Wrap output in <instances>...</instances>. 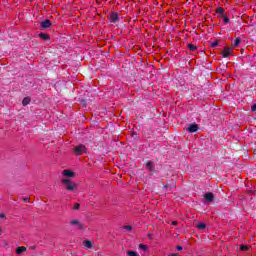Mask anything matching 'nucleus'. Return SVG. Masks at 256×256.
I'll return each mask as SVG.
<instances>
[{
    "mask_svg": "<svg viewBox=\"0 0 256 256\" xmlns=\"http://www.w3.org/2000/svg\"><path fill=\"white\" fill-rule=\"evenodd\" d=\"M187 131H189V133H197V131H199V126L195 123L190 124L187 128Z\"/></svg>",
    "mask_w": 256,
    "mask_h": 256,
    "instance_id": "5",
    "label": "nucleus"
},
{
    "mask_svg": "<svg viewBox=\"0 0 256 256\" xmlns=\"http://www.w3.org/2000/svg\"><path fill=\"white\" fill-rule=\"evenodd\" d=\"M51 25H53V23H51V20L46 19V20L40 22V29H42V30L49 29V27H51Z\"/></svg>",
    "mask_w": 256,
    "mask_h": 256,
    "instance_id": "4",
    "label": "nucleus"
},
{
    "mask_svg": "<svg viewBox=\"0 0 256 256\" xmlns=\"http://www.w3.org/2000/svg\"><path fill=\"white\" fill-rule=\"evenodd\" d=\"M127 255L128 256H139V254H137V252H135V251H127Z\"/></svg>",
    "mask_w": 256,
    "mask_h": 256,
    "instance_id": "21",
    "label": "nucleus"
},
{
    "mask_svg": "<svg viewBox=\"0 0 256 256\" xmlns=\"http://www.w3.org/2000/svg\"><path fill=\"white\" fill-rule=\"evenodd\" d=\"M216 13L218 15V19H221L222 17H225V9H223V7H218L216 9Z\"/></svg>",
    "mask_w": 256,
    "mask_h": 256,
    "instance_id": "8",
    "label": "nucleus"
},
{
    "mask_svg": "<svg viewBox=\"0 0 256 256\" xmlns=\"http://www.w3.org/2000/svg\"><path fill=\"white\" fill-rule=\"evenodd\" d=\"M197 228L200 229V231H203V229H207V225L203 223H199L197 224Z\"/></svg>",
    "mask_w": 256,
    "mask_h": 256,
    "instance_id": "18",
    "label": "nucleus"
},
{
    "mask_svg": "<svg viewBox=\"0 0 256 256\" xmlns=\"http://www.w3.org/2000/svg\"><path fill=\"white\" fill-rule=\"evenodd\" d=\"M172 225H177V221H173V222H172Z\"/></svg>",
    "mask_w": 256,
    "mask_h": 256,
    "instance_id": "30",
    "label": "nucleus"
},
{
    "mask_svg": "<svg viewBox=\"0 0 256 256\" xmlns=\"http://www.w3.org/2000/svg\"><path fill=\"white\" fill-rule=\"evenodd\" d=\"M240 251H249V246L245 244L240 245Z\"/></svg>",
    "mask_w": 256,
    "mask_h": 256,
    "instance_id": "19",
    "label": "nucleus"
},
{
    "mask_svg": "<svg viewBox=\"0 0 256 256\" xmlns=\"http://www.w3.org/2000/svg\"><path fill=\"white\" fill-rule=\"evenodd\" d=\"M217 45H219V40L212 42L211 47H217Z\"/></svg>",
    "mask_w": 256,
    "mask_h": 256,
    "instance_id": "25",
    "label": "nucleus"
},
{
    "mask_svg": "<svg viewBox=\"0 0 256 256\" xmlns=\"http://www.w3.org/2000/svg\"><path fill=\"white\" fill-rule=\"evenodd\" d=\"M164 188H165V189H168V188H169V185H164Z\"/></svg>",
    "mask_w": 256,
    "mask_h": 256,
    "instance_id": "31",
    "label": "nucleus"
},
{
    "mask_svg": "<svg viewBox=\"0 0 256 256\" xmlns=\"http://www.w3.org/2000/svg\"><path fill=\"white\" fill-rule=\"evenodd\" d=\"M109 20H110V23H117V21H119V14H117V13H112V14L110 15Z\"/></svg>",
    "mask_w": 256,
    "mask_h": 256,
    "instance_id": "9",
    "label": "nucleus"
},
{
    "mask_svg": "<svg viewBox=\"0 0 256 256\" xmlns=\"http://www.w3.org/2000/svg\"><path fill=\"white\" fill-rule=\"evenodd\" d=\"M171 256H179V254L175 253V254H172Z\"/></svg>",
    "mask_w": 256,
    "mask_h": 256,
    "instance_id": "32",
    "label": "nucleus"
},
{
    "mask_svg": "<svg viewBox=\"0 0 256 256\" xmlns=\"http://www.w3.org/2000/svg\"><path fill=\"white\" fill-rule=\"evenodd\" d=\"M221 19H224V23L225 25H227L228 23H230V19L227 17V15L224 14V16L221 17Z\"/></svg>",
    "mask_w": 256,
    "mask_h": 256,
    "instance_id": "20",
    "label": "nucleus"
},
{
    "mask_svg": "<svg viewBox=\"0 0 256 256\" xmlns=\"http://www.w3.org/2000/svg\"><path fill=\"white\" fill-rule=\"evenodd\" d=\"M124 229H126V231H132L133 226H131V225H126V226H124Z\"/></svg>",
    "mask_w": 256,
    "mask_h": 256,
    "instance_id": "23",
    "label": "nucleus"
},
{
    "mask_svg": "<svg viewBox=\"0 0 256 256\" xmlns=\"http://www.w3.org/2000/svg\"><path fill=\"white\" fill-rule=\"evenodd\" d=\"M31 103V98H29V97H26V98H24L23 100H22V105L24 106V107H27V105H29Z\"/></svg>",
    "mask_w": 256,
    "mask_h": 256,
    "instance_id": "13",
    "label": "nucleus"
},
{
    "mask_svg": "<svg viewBox=\"0 0 256 256\" xmlns=\"http://www.w3.org/2000/svg\"><path fill=\"white\" fill-rule=\"evenodd\" d=\"M63 175H65V177H75V172L71 170H63Z\"/></svg>",
    "mask_w": 256,
    "mask_h": 256,
    "instance_id": "10",
    "label": "nucleus"
},
{
    "mask_svg": "<svg viewBox=\"0 0 256 256\" xmlns=\"http://www.w3.org/2000/svg\"><path fill=\"white\" fill-rule=\"evenodd\" d=\"M74 153L75 155H83V153H87V147H85L83 144H80L74 147Z\"/></svg>",
    "mask_w": 256,
    "mask_h": 256,
    "instance_id": "2",
    "label": "nucleus"
},
{
    "mask_svg": "<svg viewBox=\"0 0 256 256\" xmlns=\"http://www.w3.org/2000/svg\"><path fill=\"white\" fill-rule=\"evenodd\" d=\"M79 207H81V204L76 203V204H74L73 209H74L75 211H78Z\"/></svg>",
    "mask_w": 256,
    "mask_h": 256,
    "instance_id": "24",
    "label": "nucleus"
},
{
    "mask_svg": "<svg viewBox=\"0 0 256 256\" xmlns=\"http://www.w3.org/2000/svg\"><path fill=\"white\" fill-rule=\"evenodd\" d=\"M84 246H86L87 249H91V247H93V243H91L89 240H86L84 241Z\"/></svg>",
    "mask_w": 256,
    "mask_h": 256,
    "instance_id": "16",
    "label": "nucleus"
},
{
    "mask_svg": "<svg viewBox=\"0 0 256 256\" xmlns=\"http://www.w3.org/2000/svg\"><path fill=\"white\" fill-rule=\"evenodd\" d=\"M176 249H177V251H183V247L182 246H177Z\"/></svg>",
    "mask_w": 256,
    "mask_h": 256,
    "instance_id": "27",
    "label": "nucleus"
},
{
    "mask_svg": "<svg viewBox=\"0 0 256 256\" xmlns=\"http://www.w3.org/2000/svg\"><path fill=\"white\" fill-rule=\"evenodd\" d=\"M70 225H77L80 231H85L87 229V227L83 223H81L79 220L70 221Z\"/></svg>",
    "mask_w": 256,
    "mask_h": 256,
    "instance_id": "3",
    "label": "nucleus"
},
{
    "mask_svg": "<svg viewBox=\"0 0 256 256\" xmlns=\"http://www.w3.org/2000/svg\"><path fill=\"white\" fill-rule=\"evenodd\" d=\"M23 201L25 202V201H29V198H23Z\"/></svg>",
    "mask_w": 256,
    "mask_h": 256,
    "instance_id": "29",
    "label": "nucleus"
},
{
    "mask_svg": "<svg viewBox=\"0 0 256 256\" xmlns=\"http://www.w3.org/2000/svg\"><path fill=\"white\" fill-rule=\"evenodd\" d=\"M188 49L190 51H197V45H195V44H188Z\"/></svg>",
    "mask_w": 256,
    "mask_h": 256,
    "instance_id": "17",
    "label": "nucleus"
},
{
    "mask_svg": "<svg viewBox=\"0 0 256 256\" xmlns=\"http://www.w3.org/2000/svg\"><path fill=\"white\" fill-rule=\"evenodd\" d=\"M204 199H205L206 203H211V202H213V199H215V195H213L212 192H208V193L204 194Z\"/></svg>",
    "mask_w": 256,
    "mask_h": 256,
    "instance_id": "6",
    "label": "nucleus"
},
{
    "mask_svg": "<svg viewBox=\"0 0 256 256\" xmlns=\"http://www.w3.org/2000/svg\"><path fill=\"white\" fill-rule=\"evenodd\" d=\"M139 249H141V251H147V245H145V244H140L139 245Z\"/></svg>",
    "mask_w": 256,
    "mask_h": 256,
    "instance_id": "22",
    "label": "nucleus"
},
{
    "mask_svg": "<svg viewBox=\"0 0 256 256\" xmlns=\"http://www.w3.org/2000/svg\"><path fill=\"white\" fill-rule=\"evenodd\" d=\"M251 111H253V112L256 111V104L252 105Z\"/></svg>",
    "mask_w": 256,
    "mask_h": 256,
    "instance_id": "26",
    "label": "nucleus"
},
{
    "mask_svg": "<svg viewBox=\"0 0 256 256\" xmlns=\"http://www.w3.org/2000/svg\"><path fill=\"white\" fill-rule=\"evenodd\" d=\"M39 38L43 39L44 41H49V39H51V36H49V34L40 33Z\"/></svg>",
    "mask_w": 256,
    "mask_h": 256,
    "instance_id": "11",
    "label": "nucleus"
},
{
    "mask_svg": "<svg viewBox=\"0 0 256 256\" xmlns=\"http://www.w3.org/2000/svg\"><path fill=\"white\" fill-rule=\"evenodd\" d=\"M146 169H148V171H153V162L152 161H148L146 163Z\"/></svg>",
    "mask_w": 256,
    "mask_h": 256,
    "instance_id": "14",
    "label": "nucleus"
},
{
    "mask_svg": "<svg viewBox=\"0 0 256 256\" xmlns=\"http://www.w3.org/2000/svg\"><path fill=\"white\" fill-rule=\"evenodd\" d=\"M62 183L70 193L77 189V183L71 181V179H62Z\"/></svg>",
    "mask_w": 256,
    "mask_h": 256,
    "instance_id": "1",
    "label": "nucleus"
},
{
    "mask_svg": "<svg viewBox=\"0 0 256 256\" xmlns=\"http://www.w3.org/2000/svg\"><path fill=\"white\" fill-rule=\"evenodd\" d=\"M24 251H27V248H26L25 246H19V247L16 249L17 255H21V253H23Z\"/></svg>",
    "mask_w": 256,
    "mask_h": 256,
    "instance_id": "12",
    "label": "nucleus"
},
{
    "mask_svg": "<svg viewBox=\"0 0 256 256\" xmlns=\"http://www.w3.org/2000/svg\"><path fill=\"white\" fill-rule=\"evenodd\" d=\"M6 217H7V215H5V214H0V218L5 219Z\"/></svg>",
    "mask_w": 256,
    "mask_h": 256,
    "instance_id": "28",
    "label": "nucleus"
},
{
    "mask_svg": "<svg viewBox=\"0 0 256 256\" xmlns=\"http://www.w3.org/2000/svg\"><path fill=\"white\" fill-rule=\"evenodd\" d=\"M222 57L227 58L231 56V48L229 46H225L224 50L221 52Z\"/></svg>",
    "mask_w": 256,
    "mask_h": 256,
    "instance_id": "7",
    "label": "nucleus"
},
{
    "mask_svg": "<svg viewBox=\"0 0 256 256\" xmlns=\"http://www.w3.org/2000/svg\"><path fill=\"white\" fill-rule=\"evenodd\" d=\"M241 43V38L240 37H237L235 40H234V43H233V47H239V44Z\"/></svg>",
    "mask_w": 256,
    "mask_h": 256,
    "instance_id": "15",
    "label": "nucleus"
}]
</instances>
